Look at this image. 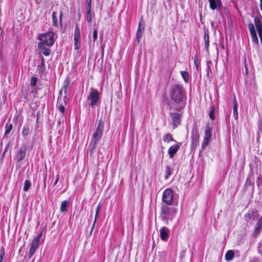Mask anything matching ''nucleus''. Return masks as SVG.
<instances>
[{
	"mask_svg": "<svg viewBox=\"0 0 262 262\" xmlns=\"http://www.w3.org/2000/svg\"><path fill=\"white\" fill-rule=\"evenodd\" d=\"M169 97L170 98L169 105L172 107L173 103H180L185 97V91L182 85L180 84L172 85L170 89Z\"/></svg>",
	"mask_w": 262,
	"mask_h": 262,
	"instance_id": "obj_1",
	"label": "nucleus"
},
{
	"mask_svg": "<svg viewBox=\"0 0 262 262\" xmlns=\"http://www.w3.org/2000/svg\"><path fill=\"white\" fill-rule=\"evenodd\" d=\"M177 212L175 208L170 207L167 205H163L161 209V217L163 221H167L169 216H173Z\"/></svg>",
	"mask_w": 262,
	"mask_h": 262,
	"instance_id": "obj_2",
	"label": "nucleus"
},
{
	"mask_svg": "<svg viewBox=\"0 0 262 262\" xmlns=\"http://www.w3.org/2000/svg\"><path fill=\"white\" fill-rule=\"evenodd\" d=\"M173 192L170 188L164 190L162 194V201L167 205H172L173 204Z\"/></svg>",
	"mask_w": 262,
	"mask_h": 262,
	"instance_id": "obj_3",
	"label": "nucleus"
},
{
	"mask_svg": "<svg viewBox=\"0 0 262 262\" xmlns=\"http://www.w3.org/2000/svg\"><path fill=\"white\" fill-rule=\"evenodd\" d=\"M39 39L48 46H52L54 42L53 33L51 32L40 35Z\"/></svg>",
	"mask_w": 262,
	"mask_h": 262,
	"instance_id": "obj_4",
	"label": "nucleus"
},
{
	"mask_svg": "<svg viewBox=\"0 0 262 262\" xmlns=\"http://www.w3.org/2000/svg\"><path fill=\"white\" fill-rule=\"evenodd\" d=\"M99 99V93L98 91L94 89L91 88L90 95L88 97V99L90 101V105L94 107L97 103Z\"/></svg>",
	"mask_w": 262,
	"mask_h": 262,
	"instance_id": "obj_5",
	"label": "nucleus"
},
{
	"mask_svg": "<svg viewBox=\"0 0 262 262\" xmlns=\"http://www.w3.org/2000/svg\"><path fill=\"white\" fill-rule=\"evenodd\" d=\"M102 134L95 132L93 135L92 139L90 143V146H91L90 151L93 152V151L96 148L97 145L98 141L101 138Z\"/></svg>",
	"mask_w": 262,
	"mask_h": 262,
	"instance_id": "obj_6",
	"label": "nucleus"
},
{
	"mask_svg": "<svg viewBox=\"0 0 262 262\" xmlns=\"http://www.w3.org/2000/svg\"><path fill=\"white\" fill-rule=\"evenodd\" d=\"M200 136L196 127H194L192 130L191 144L192 147H196L199 144Z\"/></svg>",
	"mask_w": 262,
	"mask_h": 262,
	"instance_id": "obj_7",
	"label": "nucleus"
},
{
	"mask_svg": "<svg viewBox=\"0 0 262 262\" xmlns=\"http://www.w3.org/2000/svg\"><path fill=\"white\" fill-rule=\"evenodd\" d=\"M27 146L25 144H22L17 150L16 155V159L19 162L25 157L27 151Z\"/></svg>",
	"mask_w": 262,
	"mask_h": 262,
	"instance_id": "obj_8",
	"label": "nucleus"
},
{
	"mask_svg": "<svg viewBox=\"0 0 262 262\" xmlns=\"http://www.w3.org/2000/svg\"><path fill=\"white\" fill-rule=\"evenodd\" d=\"M261 17L256 16L254 18V22L257 30L260 42L262 45V22Z\"/></svg>",
	"mask_w": 262,
	"mask_h": 262,
	"instance_id": "obj_9",
	"label": "nucleus"
},
{
	"mask_svg": "<svg viewBox=\"0 0 262 262\" xmlns=\"http://www.w3.org/2000/svg\"><path fill=\"white\" fill-rule=\"evenodd\" d=\"M39 242L34 238H33L31 244V247L28 254V256L29 258H31L34 253L35 252L36 250L38 249Z\"/></svg>",
	"mask_w": 262,
	"mask_h": 262,
	"instance_id": "obj_10",
	"label": "nucleus"
},
{
	"mask_svg": "<svg viewBox=\"0 0 262 262\" xmlns=\"http://www.w3.org/2000/svg\"><path fill=\"white\" fill-rule=\"evenodd\" d=\"M244 216L247 219V221H248L250 220H256L258 217V214L256 209H253L250 210L248 212L245 213Z\"/></svg>",
	"mask_w": 262,
	"mask_h": 262,
	"instance_id": "obj_11",
	"label": "nucleus"
},
{
	"mask_svg": "<svg viewBox=\"0 0 262 262\" xmlns=\"http://www.w3.org/2000/svg\"><path fill=\"white\" fill-rule=\"evenodd\" d=\"M209 7L211 9L220 10L222 6L221 0H208Z\"/></svg>",
	"mask_w": 262,
	"mask_h": 262,
	"instance_id": "obj_12",
	"label": "nucleus"
},
{
	"mask_svg": "<svg viewBox=\"0 0 262 262\" xmlns=\"http://www.w3.org/2000/svg\"><path fill=\"white\" fill-rule=\"evenodd\" d=\"M67 104V97L64 96L63 100L61 98H58L57 103V109L62 113L65 112L64 105Z\"/></svg>",
	"mask_w": 262,
	"mask_h": 262,
	"instance_id": "obj_13",
	"label": "nucleus"
},
{
	"mask_svg": "<svg viewBox=\"0 0 262 262\" xmlns=\"http://www.w3.org/2000/svg\"><path fill=\"white\" fill-rule=\"evenodd\" d=\"M170 117L173 122V128L177 126L178 124H180L181 115L179 113H170Z\"/></svg>",
	"mask_w": 262,
	"mask_h": 262,
	"instance_id": "obj_14",
	"label": "nucleus"
},
{
	"mask_svg": "<svg viewBox=\"0 0 262 262\" xmlns=\"http://www.w3.org/2000/svg\"><path fill=\"white\" fill-rule=\"evenodd\" d=\"M181 144V143L180 142L177 143L176 145H172L169 148L168 153L170 158H173L174 155L177 152L178 150L180 149Z\"/></svg>",
	"mask_w": 262,
	"mask_h": 262,
	"instance_id": "obj_15",
	"label": "nucleus"
},
{
	"mask_svg": "<svg viewBox=\"0 0 262 262\" xmlns=\"http://www.w3.org/2000/svg\"><path fill=\"white\" fill-rule=\"evenodd\" d=\"M169 235V230L166 227H162L160 230V236L161 239L167 241Z\"/></svg>",
	"mask_w": 262,
	"mask_h": 262,
	"instance_id": "obj_16",
	"label": "nucleus"
},
{
	"mask_svg": "<svg viewBox=\"0 0 262 262\" xmlns=\"http://www.w3.org/2000/svg\"><path fill=\"white\" fill-rule=\"evenodd\" d=\"M38 48L42 52L44 55L49 56L50 54V50L48 48H46L43 42H39L38 45Z\"/></svg>",
	"mask_w": 262,
	"mask_h": 262,
	"instance_id": "obj_17",
	"label": "nucleus"
},
{
	"mask_svg": "<svg viewBox=\"0 0 262 262\" xmlns=\"http://www.w3.org/2000/svg\"><path fill=\"white\" fill-rule=\"evenodd\" d=\"M104 129V122L102 119H100L98 121L96 128L95 132L98 133L103 134Z\"/></svg>",
	"mask_w": 262,
	"mask_h": 262,
	"instance_id": "obj_18",
	"label": "nucleus"
},
{
	"mask_svg": "<svg viewBox=\"0 0 262 262\" xmlns=\"http://www.w3.org/2000/svg\"><path fill=\"white\" fill-rule=\"evenodd\" d=\"M204 39L206 51L208 52L209 47V36L208 31H204Z\"/></svg>",
	"mask_w": 262,
	"mask_h": 262,
	"instance_id": "obj_19",
	"label": "nucleus"
},
{
	"mask_svg": "<svg viewBox=\"0 0 262 262\" xmlns=\"http://www.w3.org/2000/svg\"><path fill=\"white\" fill-rule=\"evenodd\" d=\"M69 206V202L67 200L62 202L60 210L62 212H67Z\"/></svg>",
	"mask_w": 262,
	"mask_h": 262,
	"instance_id": "obj_20",
	"label": "nucleus"
},
{
	"mask_svg": "<svg viewBox=\"0 0 262 262\" xmlns=\"http://www.w3.org/2000/svg\"><path fill=\"white\" fill-rule=\"evenodd\" d=\"M234 255V253L232 250H228L225 254V259L227 261L231 260Z\"/></svg>",
	"mask_w": 262,
	"mask_h": 262,
	"instance_id": "obj_21",
	"label": "nucleus"
},
{
	"mask_svg": "<svg viewBox=\"0 0 262 262\" xmlns=\"http://www.w3.org/2000/svg\"><path fill=\"white\" fill-rule=\"evenodd\" d=\"M74 37V39H80V29L77 24L75 26Z\"/></svg>",
	"mask_w": 262,
	"mask_h": 262,
	"instance_id": "obj_22",
	"label": "nucleus"
},
{
	"mask_svg": "<svg viewBox=\"0 0 262 262\" xmlns=\"http://www.w3.org/2000/svg\"><path fill=\"white\" fill-rule=\"evenodd\" d=\"M163 141L165 142H169L170 141H174L176 142V141L174 140V139L172 137L171 135L170 134H166L163 136Z\"/></svg>",
	"mask_w": 262,
	"mask_h": 262,
	"instance_id": "obj_23",
	"label": "nucleus"
},
{
	"mask_svg": "<svg viewBox=\"0 0 262 262\" xmlns=\"http://www.w3.org/2000/svg\"><path fill=\"white\" fill-rule=\"evenodd\" d=\"M30 127L28 125H25L24 126L22 130V135L24 137L27 136L30 134Z\"/></svg>",
	"mask_w": 262,
	"mask_h": 262,
	"instance_id": "obj_24",
	"label": "nucleus"
},
{
	"mask_svg": "<svg viewBox=\"0 0 262 262\" xmlns=\"http://www.w3.org/2000/svg\"><path fill=\"white\" fill-rule=\"evenodd\" d=\"M100 208H101V205H100V204H99L98 206H97V209H96V214H95V220H94V223L93 224V226L92 227L91 232H92V231L93 230L94 227L95 226V224L96 223L97 219L98 217V213H99V212Z\"/></svg>",
	"mask_w": 262,
	"mask_h": 262,
	"instance_id": "obj_25",
	"label": "nucleus"
},
{
	"mask_svg": "<svg viewBox=\"0 0 262 262\" xmlns=\"http://www.w3.org/2000/svg\"><path fill=\"white\" fill-rule=\"evenodd\" d=\"M252 41L256 45L258 44V39L256 35V31L250 32Z\"/></svg>",
	"mask_w": 262,
	"mask_h": 262,
	"instance_id": "obj_26",
	"label": "nucleus"
},
{
	"mask_svg": "<svg viewBox=\"0 0 262 262\" xmlns=\"http://www.w3.org/2000/svg\"><path fill=\"white\" fill-rule=\"evenodd\" d=\"M86 20L88 22L91 23L92 21L91 8L86 7Z\"/></svg>",
	"mask_w": 262,
	"mask_h": 262,
	"instance_id": "obj_27",
	"label": "nucleus"
},
{
	"mask_svg": "<svg viewBox=\"0 0 262 262\" xmlns=\"http://www.w3.org/2000/svg\"><path fill=\"white\" fill-rule=\"evenodd\" d=\"M212 136V130L210 127H207L205 132V138H208L210 139Z\"/></svg>",
	"mask_w": 262,
	"mask_h": 262,
	"instance_id": "obj_28",
	"label": "nucleus"
},
{
	"mask_svg": "<svg viewBox=\"0 0 262 262\" xmlns=\"http://www.w3.org/2000/svg\"><path fill=\"white\" fill-rule=\"evenodd\" d=\"M181 74L185 82H187L189 77V74L187 71H181Z\"/></svg>",
	"mask_w": 262,
	"mask_h": 262,
	"instance_id": "obj_29",
	"label": "nucleus"
},
{
	"mask_svg": "<svg viewBox=\"0 0 262 262\" xmlns=\"http://www.w3.org/2000/svg\"><path fill=\"white\" fill-rule=\"evenodd\" d=\"M214 112H215V107L214 106H212L210 107V113L209 114V118L212 120H213L215 119Z\"/></svg>",
	"mask_w": 262,
	"mask_h": 262,
	"instance_id": "obj_30",
	"label": "nucleus"
},
{
	"mask_svg": "<svg viewBox=\"0 0 262 262\" xmlns=\"http://www.w3.org/2000/svg\"><path fill=\"white\" fill-rule=\"evenodd\" d=\"M171 175V169L169 166L166 167L165 179L167 180Z\"/></svg>",
	"mask_w": 262,
	"mask_h": 262,
	"instance_id": "obj_31",
	"label": "nucleus"
},
{
	"mask_svg": "<svg viewBox=\"0 0 262 262\" xmlns=\"http://www.w3.org/2000/svg\"><path fill=\"white\" fill-rule=\"evenodd\" d=\"M143 19L141 18V20L140 21L139 24H138V27L137 29V31H144V24L142 23Z\"/></svg>",
	"mask_w": 262,
	"mask_h": 262,
	"instance_id": "obj_32",
	"label": "nucleus"
},
{
	"mask_svg": "<svg viewBox=\"0 0 262 262\" xmlns=\"http://www.w3.org/2000/svg\"><path fill=\"white\" fill-rule=\"evenodd\" d=\"M13 126L12 124H9L6 125V130L5 132V136L8 135L12 129Z\"/></svg>",
	"mask_w": 262,
	"mask_h": 262,
	"instance_id": "obj_33",
	"label": "nucleus"
},
{
	"mask_svg": "<svg viewBox=\"0 0 262 262\" xmlns=\"http://www.w3.org/2000/svg\"><path fill=\"white\" fill-rule=\"evenodd\" d=\"M30 186H31V182L29 180H26L25 181V184H24V190L25 191H28L30 188Z\"/></svg>",
	"mask_w": 262,
	"mask_h": 262,
	"instance_id": "obj_34",
	"label": "nucleus"
},
{
	"mask_svg": "<svg viewBox=\"0 0 262 262\" xmlns=\"http://www.w3.org/2000/svg\"><path fill=\"white\" fill-rule=\"evenodd\" d=\"M52 20H53V24L54 26H57V16L56 13L55 12H53L52 14Z\"/></svg>",
	"mask_w": 262,
	"mask_h": 262,
	"instance_id": "obj_35",
	"label": "nucleus"
},
{
	"mask_svg": "<svg viewBox=\"0 0 262 262\" xmlns=\"http://www.w3.org/2000/svg\"><path fill=\"white\" fill-rule=\"evenodd\" d=\"M80 47V39H74V48L78 50Z\"/></svg>",
	"mask_w": 262,
	"mask_h": 262,
	"instance_id": "obj_36",
	"label": "nucleus"
},
{
	"mask_svg": "<svg viewBox=\"0 0 262 262\" xmlns=\"http://www.w3.org/2000/svg\"><path fill=\"white\" fill-rule=\"evenodd\" d=\"M144 32H142V31H137V33H136V39H137V41L138 42V43H139L141 39V38L142 37V35H143V34Z\"/></svg>",
	"mask_w": 262,
	"mask_h": 262,
	"instance_id": "obj_37",
	"label": "nucleus"
},
{
	"mask_svg": "<svg viewBox=\"0 0 262 262\" xmlns=\"http://www.w3.org/2000/svg\"><path fill=\"white\" fill-rule=\"evenodd\" d=\"M210 140V139H209L205 138L204 137L203 141L202 142V149H204L207 146Z\"/></svg>",
	"mask_w": 262,
	"mask_h": 262,
	"instance_id": "obj_38",
	"label": "nucleus"
},
{
	"mask_svg": "<svg viewBox=\"0 0 262 262\" xmlns=\"http://www.w3.org/2000/svg\"><path fill=\"white\" fill-rule=\"evenodd\" d=\"M70 83V80L69 77H67L64 82L63 88L64 89V92L66 93L67 88L69 86Z\"/></svg>",
	"mask_w": 262,
	"mask_h": 262,
	"instance_id": "obj_39",
	"label": "nucleus"
},
{
	"mask_svg": "<svg viewBox=\"0 0 262 262\" xmlns=\"http://www.w3.org/2000/svg\"><path fill=\"white\" fill-rule=\"evenodd\" d=\"M36 82H37V78L35 77H33L31 78V83H30V85L32 87H34L36 84Z\"/></svg>",
	"mask_w": 262,
	"mask_h": 262,
	"instance_id": "obj_40",
	"label": "nucleus"
},
{
	"mask_svg": "<svg viewBox=\"0 0 262 262\" xmlns=\"http://www.w3.org/2000/svg\"><path fill=\"white\" fill-rule=\"evenodd\" d=\"M97 33H98L97 29H94L93 33V38L94 41H95L97 39V37H98Z\"/></svg>",
	"mask_w": 262,
	"mask_h": 262,
	"instance_id": "obj_41",
	"label": "nucleus"
},
{
	"mask_svg": "<svg viewBox=\"0 0 262 262\" xmlns=\"http://www.w3.org/2000/svg\"><path fill=\"white\" fill-rule=\"evenodd\" d=\"M248 28L250 32L255 31L254 26L252 23H249L248 24Z\"/></svg>",
	"mask_w": 262,
	"mask_h": 262,
	"instance_id": "obj_42",
	"label": "nucleus"
},
{
	"mask_svg": "<svg viewBox=\"0 0 262 262\" xmlns=\"http://www.w3.org/2000/svg\"><path fill=\"white\" fill-rule=\"evenodd\" d=\"M206 71H207V76L208 77H210L212 75L211 68L209 67L208 68H207Z\"/></svg>",
	"mask_w": 262,
	"mask_h": 262,
	"instance_id": "obj_43",
	"label": "nucleus"
},
{
	"mask_svg": "<svg viewBox=\"0 0 262 262\" xmlns=\"http://www.w3.org/2000/svg\"><path fill=\"white\" fill-rule=\"evenodd\" d=\"M251 178L250 177H248L246 179V181L245 182V185H246L247 186H249L251 185Z\"/></svg>",
	"mask_w": 262,
	"mask_h": 262,
	"instance_id": "obj_44",
	"label": "nucleus"
},
{
	"mask_svg": "<svg viewBox=\"0 0 262 262\" xmlns=\"http://www.w3.org/2000/svg\"><path fill=\"white\" fill-rule=\"evenodd\" d=\"M5 256V250L3 247H2L0 249V257H4Z\"/></svg>",
	"mask_w": 262,
	"mask_h": 262,
	"instance_id": "obj_45",
	"label": "nucleus"
},
{
	"mask_svg": "<svg viewBox=\"0 0 262 262\" xmlns=\"http://www.w3.org/2000/svg\"><path fill=\"white\" fill-rule=\"evenodd\" d=\"M42 232H41L40 233H39V234L37 236H36L34 238L36 239V240H37V241H40V238L42 236Z\"/></svg>",
	"mask_w": 262,
	"mask_h": 262,
	"instance_id": "obj_46",
	"label": "nucleus"
},
{
	"mask_svg": "<svg viewBox=\"0 0 262 262\" xmlns=\"http://www.w3.org/2000/svg\"><path fill=\"white\" fill-rule=\"evenodd\" d=\"M198 56L196 55H195V56L194 57V64L195 66V67H196V68L198 69Z\"/></svg>",
	"mask_w": 262,
	"mask_h": 262,
	"instance_id": "obj_47",
	"label": "nucleus"
},
{
	"mask_svg": "<svg viewBox=\"0 0 262 262\" xmlns=\"http://www.w3.org/2000/svg\"><path fill=\"white\" fill-rule=\"evenodd\" d=\"M91 3H92V0H86V7L91 8Z\"/></svg>",
	"mask_w": 262,
	"mask_h": 262,
	"instance_id": "obj_48",
	"label": "nucleus"
},
{
	"mask_svg": "<svg viewBox=\"0 0 262 262\" xmlns=\"http://www.w3.org/2000/svg\"><path fill=\"white\" fill-rule=\"evenodd\" d=\"M233 116L235 120H237L238 117L237 111H233Z\"/></svg>",
	"mask_w": 262,
	"mask_h": 262,
	"instance_id": "obj_49",
	"label": "nucleus"
},
{
	"mask_svg": "<svg viewBox=\"0 0 262 262\" xmlns=\"http://www.w3.org/2000/svg\"><path fill=\"white\" fill-rule=\"evenodd\" d=\"M59 174L58 173L56 177V179H55V182L54 183V185H55L57 183V182L59 181Z\"/></svg>",
	"mask_w": 262,
	"mask_h": 262,
	"instance_id": "obj_50",
	"label": "nucleus"
},
{
	"mask_svg": "<svg viewBox=\"0 0 262 262\" xmlns=\"http://www.w3.org/2000/svg\"><path fill=\"white\" fill-rule=\"evenodd\" d=\"M159 255L161 257H164L166 256V253L165 251H162L159 253Z\"/></svg>",
	"mask_w": 262,
	"mask_h": 262,
	"instance_id": "obj_51",
	"label": "nucleus"
},
{
	"mask_svg": "<svg viewBox=\"0 0 262 262\" xmlns=\"http://www.w3.org/2000/svg\"><path fill=\"white\" fill-rule=\"evenodd\" d=\"M258 250L259 252L262 253V242L259 243Z\"/></svg>",
	"mask_w": 262,
	"mask_h": 262,
	"instance_id": "obj_52",
	"label": "nucleus"
},
{
	"mask_svg": "<svg viewBox=\"0 0 262 262\" xmlns=\"http://www.w3.org/2000/svg\"><path fill=\"white\" fill-rule=\"evenodd\" d=\"M212 65V62L210 60H208L207 62V68H208L209 67H211V66Z\"/></svg>",
	"mask_w": 262,
	"mask_h": 262,
	"instance_id": "obj_53",
	"label": "nucleus"
},
{
	"mask_svg": "<svg viewBox=\"0 0 262 262\" xmlns=\"http://www.w3.org/2000/svg\"><path fill=\"white\" fill-rule=\"evenodd\" d=\"M233 105L237 104V100H236L235 96H234L233 99Z\"/></svg>",
	"mask_w": 262,
	"mask_h": 262,
	"instance_id": "obj_54",
	"label": "nucleus"
},
{
	"mask_svg": "<svg viewBox=\"0 0 262 262\" xmlns=\"http://www.w3.org/2000/svg\"><path fill=\"white\" fill-rule=\"evenodd\" d=\"M238 106L237 104L233 105V110L234 111H237Z\"/></svg>",
	"mask_w": 262,
	"mask_h": 262,
	"instance_id": "obj_55",
	"label": "nucleus"
},
{
	"mask_svg": "<svg viewBox=\"0 0 262 262\" xmlns=\"http://www.w3.org/2000/svg\"><path fill=\"white\" fill-rule=\"evenodd\" d=\"M259 130L262 133V122H261V124L259 126Z\"/></svg>",
	"mask_w": 262,
	"mask_h": 262,
	"instance_id": "obj_56",
	"label": "nucleus"
},
{
	"mask_svg": "<svg viewBox=\"0 0 262 262\" xmlns=\"http://www.w3.org/2000/svg\"><path fill=\"white\" fill-rule=\"evenodd\" d=\"M260 9L262 11V0H260Z\"/></svg>",
	"mask_w": 262,
	"mask_h": 262,
	"instance_id": "obj_57",
	"label": "nucleus"
},
{
	"mask_svg": "<svg viewBox=\"0 0 262 262\" xmlns=\"http://www.w3.org/2000/svg\"><path fill=\"white\" fill-rule=\"evenodd\" d=\"M8 146V145H7V147H6V149H5V151L3 153V155L5 154V153L6 152V151H7V147Z\"/></svg>",
	"mask_w": 262,
	"mask_h": 262,
	"instance_id": "obj_58",
	"label": "nucleus"
},
{
	"mask_svg": "<svg viewBox=\"0 0 262 262\" xmlns=\"http://www.w3.org/2000/svg\"><path fill=\"white\" fill-rule=\"evenodd\" d=\"M46 178H45V179H44V187H46Z\"/></svg>",
	"mask_w": 262,
	"mask_h": 262,
	"instance_id": "obj_59",
	"label": "nucleus"
},
{
	"mask_svg": "<svg viewBox=\"0 0 262 262\" xmlns=\"http://www.w3.org/2000/svg\"><path fill=\"white\" fill-rule=\"evenodd\" d=\"M4 259V257H0V262H2Z\"/></svg>",
	"mask_w": 262,
	"mask_h": 262,
	"instance_id": "obj_60",
	"label": "nucleus"
},
{
	"mask_svg": "<svg viewBox=\"0 0 262 262\" xmlns=\"http://www.w3.org/2000/svg\"><path fill=\"white\" fill-rule=\"evenodd\" d=\"M61 15H62V14L61 13V14H60V17L61 16ZM60 24H61V21H60Z\"/></svg>",
	"mask_w": 262,
	"mask_h": 262,
	"instance_id": "obj_61",
	"label": "nucleus"
}]
</instances>
